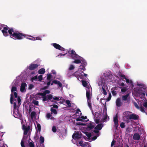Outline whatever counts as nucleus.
<instances>
[{
    "mask_svg": "<svg viewBox=\"0 0 147 147\" xmlns=\"http://www.w3.org/2000/svg\"><path fill=\"white\" fill-rule=\"evenodd\" d=\"M1 32L3 35L6 36L9 35L11 38L15 39L21 40L26 37V34L20 33L18 31L15 30L13 28H9L7 25L3 27Z\"/></svg>",
    "mask_w": 147,
    "mask_h": 147,
    "instance_id": "nucleus-1",
    "label": "nucleus"
},
{
    "mask_svg": "<svg viewBox=\"0 0 147 147\" xmlns=\"http://www.w3.org/2000/svg\"><path fill=\"white\" fill-rule=\"evenodd\" d=\"M22 128L24 130V136L21 142V145L22 147H26L24 145V140L28 137V136H26V135L30 129V126L29 125L25 126L24 125H23Z\"/></svg>",
    "mask_w": 147,
    "mask_h": 147,
    "instance_id": "nucleus-2",
    "label": "nucleus"
},
{
    "mask_svg": "<svg viewBox=\"0 0 147 147\" xmlns=\"http://www.w3.org/2000/svg\"><path fill=\"white\" fill-rule=\"evenodd\" d=\"M17 107L16 102H14L13 103V116L16 118H19L21 117V115L19 111L18 108L17 109Z\"/></svg>",
    "mask_w": 147,
    "mask_h": 147,
    "instance_id": "nucleus-3",
    "label": "nucleus"
},
{
    "mask_svg": "<svg viewBox=\"0 0 147 147\" xmlns=\"http://www.w3.org/2000/svg\"><path fill=\"white\" fill-rule=\"evenodd\" d=\"M86 125V127L87 129L88 130H91L93 129L95 126L94 123L90 122L87 123L86 124H84L82 123H79L77 124L78 125Z\"/></svg>",
    "mask_w": 147,
    "mask_h": 147,
    "instance_id": "nucleus-4",
    "label": "nucleus"
},
{
    "mask_svg": "<svg viewBox=\"0 0 147 147\" xmlns=\"http://www.w3.org/2000/svg\"><path fill=\"white\" fill-rule=\"evenodd\" d=\"M68 53L71 55V57L73 59H75V58L80 59V58H82V57L76 54L75 51L73 50L69 51Z\"/></svg>",
    "mask_w": 147,
    "mask_h": 147,
    "instance_id": "nucleus-5",
    "label": "nucleus"
},
{
    "mask_svg": "<svg viewBox=\"0 0 147 147\" xmlns=\"http://www.w3.org/2000/svg\"><path fill=\"white\" fill-rule=\"evenodd\" d=\"M139 118V117L138 115L133 113L130 115L129 117H128V119L130 120H137Z\"/></svg>",
    "mask_w": 147,
    "mask_h": 147,
    "instance_id": "nucleus-6",
    "label": "nucleus"
},
{
    "mask_svg": "<svg viewBox=\"0 0 147 147\" xmlns=\"http://www.w3.org/2000/svg\"><path fill=\"white\" fill-rule=\"evenodd\" d=\"M39 65L36 64L31 63L29 66L28 69L30 70H34L36 69H37Z\"/></svg>",
    "mask_w": 147,
    "mask_h": 147,
    "instance_id": "nucleus-7",
    "label": "nucleus"
},
{
    "mask_svg": "<svg viewBox=\"0 0 147 147\" xmlns=\"http://www.w3.org/2000/svg\"><path fill=\"white\" fill-rule=\"evenodd\" d=\"M52 45L53 46L57 49L63 51H65V49L64 48L57 44L54 43L52 44Z\"/></svg>",
    "mask_w": 147,
    "mask_h": 147,
    "instance_id": "nucleus-8",
    "label": "nucleus"
},
{
    "mask_svg": "<svg viewBox=\"0 0 147 147\" xmlns=\"http://www.w3.org/2000/svg\"><path fill=\"white\" fill-rule=\"evenodd\" d=\"M132 138L134 140H139L140 139V136L138 133H136L134 134Z\"/></svg>",
    "mask_w": 147,
    "mask_h": 147,
    "instance_id": "nucleus-9",
    "label": "nucleus"
},
{
    "mask_svg": "<svg viewBox=\"0 0 147 147\" xmlns=\"http://www.w3.org/2000/svg\"><path fill=\"white\" fill-rule=\"evenodd\" d=\"M27 84L25 82L22 83L21 85L20 90L21 92H23L24 91L25 88H26Z\"/></svg>",
    "mask_w": 147,
    "mask_h": 147,
    "instance_id": "nucleus-10",
    "label": "nucleus"
},
{
    "mask_svg": "<svg viewBox=\"0 0 147 147\" xmlns=\"http://www.w3.org/2000/svg\"><path fill=\"white\" fill-rule=\"evenodd\" d=\"M116 105L117 107H120L122 105V103L121 102L120 98H118L116 101Z\"/></svg>",
    "mask_w": 147,
    "mask_h": 147,
    "instance_id": "nucleus-11",
    "label": "nucleus"
},
{
    "mask_svg": "<svg viewBox=\"0 0 147 147\" xmlns=\"http://www.w3.org/2000/svg\"><path fill=\"white\" fill-rule=\"evenodd\" d=\"M113 121L115 124V125L117 128L118 127V116L117 114L114 117Z\"/></svg>",
    "mask_w": 147,
    "mask_h": 147,
    "instance_id": "nucleus-12",
    "label": "nucleus"
},
{
    "mask_svg": "<svg viewBox=\"0 0 147 147\" xmlns=\"http://www.w3.org/2000/svg\"><path fill=\"white\" fill-rule=\"evenodd\" d=\"M146 88V86H144V87H140L138 89L136 92L138 94L141 92H144V90Z\"/></svg>",
    "mask_w": 147,
    "mask_h": 147,
    "instance_id": "nucleus-13",
    "label": "nucleus"
},
{
    "mask_svg": "<svg viewBox=\"0 0 147 147\" xmlns=\"http://www.w3.org/2000/svg\"><path fill=\"white\" fill-rule=\"evenodd\" d=\"M50 93V91L49 90H45L43 93H38L36 95H40L42 96H45L46 94H49Z\"/></svg>",
    "mask_w": 147,
    "mask_h": 147,
    "instance_id": "nucleus-14",
    "label": "nucleus"
},
{
    "mask_svg": "<svg viewBox=\"0 0 147 147\" xmlns=\"http://www.w3.org/2000/svg\"><path fill=\"white\" fill-rule=\"evenodd\" d=\"M119 76L121 78V79L122 80L124 79H125L126 80V82L127 84H128L130 83L129 80L126 78L125 75L123 74H122L121 73L119 74Z\"/></svg>",
    "mask_w": 147,
    "mask_h": 147,
    "instance_id": "nucleus-15",
    "label": "nucleus"
},
{
    "mask_svg": "<svg viewBox=\"0 0 147 147\" xmlns=\"http://www.w3.org/2000/svg\"><path fill=\"white\" fill-rule=\"evenodd\" d=\"M72 137L73 138H75L78 139L81 138L82 137L81 135L79 133H76L72 135Z\"/></svg>",
    "mask_w": 147,
    "mask_h": 147,
    "instance_id": "nucleus-16",
    "label": "nucleus"
},
{
    "mask_svg": "<svg viewBox=\"0 0 147 147\" xmlns=\"http://www.w3.org/2000/svg\"><path fill=\"white\" fill-rule=\"evenodd\" d=\"M82 58H80V59L75 58V59H74L75 60L73 62V63H75L76 64H79L81 63V61L83 62L84 61V60L81 59Z\"/></svg>",
    "mask_w": 147,
    "mask_h": 147,
    "instance_id": "nucleus-17",
    "label": "nucleus"
},
{
    "mask_svg": "<svg viewBox=\"0 0 147 147\" xmlns=\"http://www.w3.org/2000/svg\"><path fill=\"white\" fill-rule=\"evenodd\" d=\"M103 124L100 123L96 125V126L95 127L94 129L96 130H101Z\"/></svg>",
    "mask_w": 147,
    "mask_h": 147,
    "instance_id": "nucleus-18",
    "label": "nucleus"
},
{
    "mask_svg": "<svg viewBox=\"0 0 147 147\" xmlns=\"http://www.w3.org/2000/svg\"><path fill=\"white\" fill-rule=\"evenodd\" d=\"M26 37H24V38H26L28 39L32 40H35V38L33 37L30 35H28L26 34Z\"/></svg>",
    "mask_w": 147,
    "mask_h": 147,
    "instance_id": "nucleus-19",
    "label": "nucleus"
},
{
    "mask_svg": "<svg viewBox=\"0 0 147 147\" xmlns=\"http://www.w3.org/2000/svg\"><path fill=\"white\" fill-rule=\"evenodd\" d=\"M53 82L55 84H57L59 87H61L62 86V84L59 81L54 80L53 81Z\"/></svg>",
    "mask_w": 147,
    "mask_h": 147,
    "instance_id": "nucleus-20",
    "label": "nucleus"
},
{
    "mask_svg": "<svg viewBox=\"0 0 147 147\" xmlns=\"http://www.w3.org/2000/svg\"><path fill=\"white\" fill-rule=\"evenodd\" d=\"M83 65H81L80 66V69H81V70H82V71H84V70H85V66L86 65V62H85L84 61L83 62Z\"/></svg>",
    "mask_w": 147,
    "mask_h": 147,
    "instance_id": "nucleus-21",
    "label": "nucleus"
},
{
    "mask_svg": "<svg viewBox=\"0 0 147 147\" xmlns=\"http://www.w3.org/2000/svg\"><path fill=\"white\" fill-rule=\"evenodd\" d=\"M90 91L89 90L86 91V96L87 100H90L91 98H90Z\"/></svg>",
    "mask_w": 147,
    "mask_h": 147,
    "instance_id": "nucleus-22",
    "label": "nucleus"
},
{
    "mask_svg": "<svg viewBox=\"0 0 147 147\" xmlns=\"http://www.w3.org/2000/svg\"><path fill=\"white\" fill-rule=\"evenodd\" d=\"M82 84L86 88H88V87H89L88 84V83L85 80H82Z\"/></svg>",
    "mask_w": 147,
    "mask_h": 147,
    "instance_id": "nucleus-23",
    "label": "nucleus"
},
{
    "mask_svg": "<svg viewBox=\"0 0 147 147\" xmlns=\"http://www.w3.org/2000/svg\"><path fill=\"white\" fill-rule=\"evenodd\" d=\"M45 72V69L44 68L40 69L38 71V73L39 74H43Z\"/></svg>",
    "mask_w": 147,
    "mask_h": 147,
    "instance_id": "nucleus-24",
    "label": "nucleus"
},
{
    "mask_svg": "<svg viewBox=\"0 0 147 147\" xmlns=\"http://www.w3.org/2000/svg\"><path fill=\"white\" fill-rule=\"evenodd\" d=\"M129 95V94H127L123 96H122V99L123 100L126 101L127 100V98Z\"/></svg>",
    "mask_w": 147,
    "mask_h": 147,
    "instance_id": "nucleus-25",
    "label": "nucleus"
},
{
    "mask_svg": "<svg viewBox=\"0 0 147 147\" xmlns=\"http://www.w3.org/2000/svg\"><path fill=\"white\" fill-rule=\"evenodd\" d=\"M88 104V106L90 109H92L91 105V100H87Z\"/></svg>",
    "mask_w": 147,
    "mask_h": 147,
    "instance_id": "nucleus-26",
    "label": "nucleus"
},
{
    "mask_svg": "<svg viewBox=\"0 0 147 147\" xmlns=\"http://www.w3.org/2000/svg\"><path fill=\"white\" fill-rule=\"evenodd\" d=\"M44 142V139L43 137L41 136L40 137V142L41 144H42V145H44L43 143Z\"/></svg>",
    "mask_w": 147,
    "mask_h": 147,
    "instance_id": "nucleus-27",
    "label": "nucleus"
},
{
    "mask_svg": "<svg viewBox=\"0 0 147 147\" xmlns=\"http://www.w3.org/2000/svg\"><path fill=\"white\" fill-rule=\"evenodd\" d=\"M10 96H11V97H10V102L11 104H12L13 100L16 101V99L13 100V94L12 93H11V94Z\"/></svg>",
    "mask_w": 147,
    "mask_h": 147,
    "instance_id": "nucleus-28",
    "label": "nucleus"
},
{
    "mask_svg": "<svg viewBox=\"0 0 147 147\" xmlns=\"http://www.w3.org/2000/svg\"><path fill=\"white\" fill-rule=\"evenodd\" d=\"M51 113H54L55 114H56L57 113V112L56 110L53 109V108H51Z\"/></svg>",
    "mask_w": 147,
    "mask_h": 147,
    "instance_id": "nucleus-29",
    "label": "nucleus"
},
{
    "mask_svg": "<svg viewBox=\"0 0 147 147\" xmlns=\"http://www.w3.org/2000/svg\"><path fill=\"white\" fill-rule=\"evenodd\" d=\"M80 75V77L82 79L84 80H86V78H84V76H85V77H86L87 76V74H84V75H83V74H81Z\"/></svg>",
    "mask_w": 147,
    "mask_h": 147,
    "instance_id": "nucleus-30",
    "label": "nucleus"
},
{
    "mask_svg": "<svg viewBox=\"0 0 147 147\" xmlns=\"http://www.w3.org/2000/svg\"><path fill=\"white\" fill-rule=\"evenodd\" d=\"M15 91H17V89L16 87L14 86H12L11 89V92L12 93L13 92Z\"/></svg>",
    "mask_w": 147,
    "mask_h": 147,
    "instance_id": "nucleus-31",
    "label": "nucleus"
},
{
    "mask_svg": "<svg viewBox=\"0 0 147 147\" xmlns=\"http://www.w3.org/2000/svg\"><path fill=\"white\" fill-rule=\"evenodd\" d=\"M65 102L67 104L68 107H71V104L70 102V101L68 100H67L65 101Z\"/></svg>",
    "mask_w": 147,
    "mask_h": 147,
    "instance_id": "nucleus-32",
    "label": "nucleus"
},
{
    "mask_svg": "<svg viewBox=\"0 0 147 147\" xmlns=\"http://www.w3.org/2000/svg\"><path fill=\"white\" fill-rule=\"evenodd\" d=\"M37 130L39 132H40L41 131V125L40 124L38 123H37Z\"/></svg>",
    "mask_w": 147,
    "mask_h": 147,
    "instance_id": "nucleus-33",
    "label": "nucleus"
},
{
    "mask_svg": "<svg viewBox=\"0 0 147 147\" xmlns=\"http://www.w3.org/2000/svg\"><path fill=\"white\" fill-rule=\"evenodd\" d=\"M106 115L102 119V122H104L107 119V112L106 113Z\"/></svg>",
    "mask_w": 147,
    "mask_h": 147,
    "instance_id": "nucleus-34",
    "label": "nucleus"
},
{
    "mask_svg": "<svg viewBox=\"0 0 147 147\" xmlns=\"http://www.w3.org/2000/svg\"><path fill=\"white\" fill-rule=\"evenodd\" d=\"M140 109V110L143 113H145L144 108L142 106H141L140 107V109Z\"/></svg>",
    "mask_w": 147,
    "mask_h": 147,
    "instance_id": "nucleus-35",
    "label": "nucleus"
},
{
    "mask_svg": "<svg viewBox=\"0 0 147 147\" xmlns=\"http://www.w3.org/2000/svg\"><path fill=\"white\" fill-rule=\"evenodd\" d=\"M29 147H34V145L33 141L29 143Z\"/></svg>",
    "mask_w": 147,
    "mask_h": 147,
    "instance_id": "nucleus-36",
    "label": "nucleus"
},
{
    "mask_svg": "<svg viewBox=\"0 0 147 147\" xmlns=\"http://www.w3.org/2000/svg\"><path fill=\"white\" fill-rule=\"evenodd\" d=\"M32 102L33 103L36 105H38V101H37L36 100H33Z\"/></svg>",
    "mask_w": 147,
    "mask_h": 147,
    "instance_id": "nucleus-37",
    "label": "nucleus"
},
{
    "mask_svg": "<svg viewBox=\"0 0 147 147\" xmlns=\"http://www.w3.org/2000/svg\"><path fill=\"white\" fill-rule=\"evenodd\" d=\"M75 68L74 66L72 65H70L69 66V70H71L74 69Z\"/></svg>",
    "mask_w": 147,
    "mask_h": 147,
    "instance_id": "nucleus-38",
    "label": "nucleus"
},
{
    "mask_svg": "<svg viewBox=\"0 0 147 147\" xmlns=\"http://www.w3.org/2000/svg\"><path fill=\"white\" fill-rule=\"evenodd\" d=\"M111 93H112V94L113 96H115L117 94L116 92V91H115L114 90H113L112 89H111Z\"/></svg>",
    "mask_w": 147,
    "mask_h": 147,
    "instance_id": "nucleus-39",
    "label": "nucleus"
},
{
    "mask_svg": "<svg viewBox=\"0 0 147 147\" xmlns=\"http://www.w3.org/2000/svg\"><path fill=\"white\" fill-rule=\"evenodd\" d=\"M86 135L88 138H90L91 136V134L90 133H88L87 132H85Z\"/></svg>",
    "mask_w": 147,
    "mask_h": 147,
    "instance_id": "nucleus-40",
    "label": "nucleus"
},
{
    "mask_svg": "<svg viewBox=\"0 0 147 147\" xmlns=\"http://www.w3.org/2000/svg\"><path fill=\"white\" fill-rule=\"evenodd\" d=\"M47 76V80H50L52 78L51 75L50 74H48Z\"/></svg>",
    "mask_w": 147,
    "mask_h": 147,
    "instance_id": "nucleus-41",
    "label": "nucleus"
},
{
    "mask_svg": "<svg viewBox=\"0 0 147 147\" xmlns=\"http://www.w3.org/2000/svg\"><path fill=\"white\" fill-rule=\"evenodd\" d=\"M38 79L37 76H35L31 78V80L33 81V80H36Z\"/></svg>",
    "mask_w": 147,
    "mask_h": 147,
    "instance_id": "nucleus-42",
    "label": "nucleus"
},
{
    "mask_svg": "<svg viewBox=\"0 0 147 147\" xmlns=\"http://www.w3.org/2000/svg\"><path fill=\"white\" fill-rule=\"evenodd\" d=\"M79 114L78 115H79V114H81V112L79 109H77L76 110V114H77L78 113Z\"/></svg>",
    "mask_w": 147,
    "mask_h": 147,
    "instance_id": "nucleus-43",
    "label": "nucleus"
},
{
    "mask_svg": "<svg viewBox=\"0 0 147 147\" xmlns=\"http://www.w3.org/2000/svg\"><path fill=\"white\" fill-rule=\"evenodd\" d=\"M138 94H140V96H141L142 97H143L144 98V97L145 96V94L144 92H141Z\"/></svg>",
    "mask_w": 147,
    "mask_h": 147,
    "instance_id": "nucleus-44",
    "label": "nucleus"
},
{
    "mask_svg": "<svg viewBox=\"0 0 147 147\" xmlns=\"http://www.w3.org/2000/svg\"><path fill=\"white\" fill-rule=\"evenodd\" d=\"M102 93L105 95H106L107 94V92L105 90V88L102 87Z\"/></svg>",
    "mask_w": 147,
    "mask_h": 147,
    "instance_id": "nucleus-45",
    "label": "nucleus"
},
{
    "mask_svg": "<svg viewBox=\"0 0 147 147\" xmlns=\"http://www.w3.org/2000/svg\"><path fill=\"white\" fill-rule=\"evenodd\" d=\"M48 96V99L49 100H51V99L53 98V96L51 94H50L49 95H47Z\"/></svg>",
    "mask_w": 147,
    "mask_h": 147,
    "instance_id": "nucleus-46",
    "label": "nucleus"
},
{
    "mask_svg": "<svg viewBox=\"0 0 147 147\" xmlns=\"http://www.w3.org/2000/svg\"><path fill=\"white\" fill-rule=\"evenodd\" d=\"M120 126L121 128H124L125 127V123L123 122L121 123L120 124Z\"/></svg>",
    "mask_w": 147,
    "mask_h": 147,
    "instance_id": "nucleus-47",
    "label": "nucleus"
},
{
    "mask_svg": "<svg viewBox=\"0 0 147 147\" xmlns=\"http://www.w3.org/2000/svg\"><path fill=\"white\" fill-rule=\"evenodd\" d=\"M52 130L54 132H55L57 131V129L56 127L55 126H53L52 128Z\"/></svg>",
    "mask_w": 147,
    "mask_h": 147,
    "instance_id": "nucleus-48",
    "label": "nucleus"
},
{
    "mask_svg": "<svg viewBox=\"0 0 147 147\" xmlns=\"http://www.w3.org/2000/svg\"><path fill=\"white\" fill-rule=\"evenodd\" d=\"M42 80V75H40L38 77V80L39 81H41Z\"/></svg>",
    "mask_w": 147,
    "mask_h": 147,
    "instance_id": "nucleus-49",
    "label": "nucleus"
},
{
    "mask_svg": "<svg viewBox=\"0 0 147 147\" xmlns=\"http://www.w3.org/2000/svg\"><path fill=\"white\" fill-rule=\"evenodd\" d=\"M36 112L34 111H32L31 113V117H33L36 115Z\"/></svg>",
    "mask_w": 147,
    "mask_h": 147,
    "instance_id": "nucleus-50",
    "label": "nucleus"
},
{
    "mask_svg": "<svg viewBox=\"0 0 147 147\" xmlns=\"http://www.w3.org/2000/svg\"><path fill=\"white\" fill-rule=\"evenodd\" d=\"M34 87V85L31 84H29V86L28 87V89L29 90H31Z\"/></svg>",
    "mask_w": 147,
    "mask_h": 147,
    "instance_id": "nucleus-51",
    "label": "nucleus"
},
{
    "mask_svg": "<svg viewBox=\"0 0 147 147\" xmlns=\"http://www.w3.org/2000/svg\"><path fill=\"white\" fill-rule=\"evenodd\" d=\"M17 100L18 102V104H20V102L21 101V99L19 96H18L17 97Z\"/></svg>",
    "mask_w": 147,
    "mask_h": 147,
    "instance_id": "nucleus-52",
    "label": "nucleus"
},
{
    "mask_svg": "<svg viewBox=\"0 0 147 147\" xmlns=\"http://www.w3.org/2000/svg\"><path fill=\"white\" fill-rule=\"evenodd\" d=\"M134 105L135 107L137 109H140V107H139V106H138V105L137 104L136 102H135L134 103Z\"/></svg>",
    "mask_w": 147,
    "mask_h": 147,
    "instance_id": "nucleus-53",
    "label": "nucleus"
},
{
    "mask_svg": "<svg viewBox=\"0 0 147 147\" xmlns=\"http://www.w3.org/2000/svg\"><path fill=\"white\" fill-rule=\"evenodd\" d=\"M47 100L48 99H47V97L46 96H43L42 99V100L43 101H45Z\"/></svg>",
    "mask_w": 147,
    "mask_h": 147,
    "instance_id": "nucleus-54",
    "label": "nucleus"
},
{
    "mask_svg": "<svg viewBox=\"0 0 147 147\" xmlns=\"http://www.w3.org/2000/svg\"><path fill=\"white\" fill-rule=\"evenodd\" d=\"M130 84L131 87L133 88L134 86V85L133 82L131 80L130 81Z\"/></svg>",
    "mask_w": 147,
    "mask_h": 147,
    "instance_id": "nucleus-55",
    "label": "nucleus"
},
{
    "mask_svg": "<svg viewBox=\"0 0 147 147\" xmlns=\"http://www.w3.org/2000/svg\"><path fill=\"white\" fill-rule=\"evenodd\" d=\"M111 94H110L109 95L107 99V101H109L110 100L111 98Z\"/></svg>",
    "mask_w": 147,
    "mask_h": 147,
    "instance_id": "nucleus-56",
    "label": "nucleus"
},
{
    "mask_svg": "<svg viewBox=\"0 0 147 147\" xmlns=\"http://www.w3.org/2000/svg\"><path fill=\"white\" fill-rule=\"evenodd\" d=\"M126 90L127 89H126V88H122L121 90V92H125L126 91Z\"/></svg>",
    "mask_w": 147,
    "mask_h": 147,
    "instance_id": "nucleus-57",
    "label": "nucleus"
},
{
    "mask_svg": "<svg viewBox=\"0 0 147 147\" xmlns=\"http://www.w3.org/2000/svg\"><path fill=\"white\" fill-rule=\"evenodd\" d=\"M143 106L145 108H147V102H145L143 104Z\"/></svg>",
    "mask_w": 147,
    "mask_h": 147,
    "instance_id": "nucleus-58",
    "label": "nucleus"
},
{
    "mask_svg": "<svg viewBox=\"0 0 147 147\" xmlns=\"http://www.w3.org/2000/svg\"><path fill=\"white\" fill-rule=\"evenodd\" d=\"M137 85L139 86H142V87H144V86H145L144 84H138Z\"/></svg>",
    "mask_w": 147,
    "mask_h": 147,
    "instance_id": "nucleus-59",
    "label": "nucleus"
},
{
    "mask_svg": "<svg viewBox=\"0 0 147 147\" xmlns=\"http://www.w3.org/2000/svg\"><path fill=\"white\" fill-rule=\"evenodd\" d=\"M46 116L47 118L49 119L51 117V115L50 113H48L47 114Z\"/></svg>",
    "mask_w": 147,
    "mask_h": 147,
    "instance_id": "nucleus-60",
    "label": "nucleus"
},
{
    "mask_svg": "<svg viewBox=\"0 0 147 147\" xmlns=\"http://www.w3.org/2000/svg\"><path fill=\"white\" fill-rule=\"evenodd\" d=\"M76 120L77 121H83V120L81 118H77L76 119Z\"/></svg>",
    "mask_w": 147,
    "mask_h": 147,
    "instance_id": "nucleus-61",
    "label": "nucleus"
},
{
    "mask_svg": "<svg viewBox=\"0 0 147 147\" xmlns=\"http://www.w3.org/2000/svg\"><path fill=\"white\" fill-rule=\"evenodd\" d=\"M53 99L54 100H59V98L57 97H54L53 98Z\"/></svg>",
    "mask_w": 147,
    "mask_h": 147,
    "instance_id": "nucleus-62",
    "label": "nucleus"
},
{
    "mask_svg": "<svg viewBox=\"0 0 147 147\" xmlns=\"http://www.w3.org/2000/svg\"><path fill=\"white\" fill-rule=\"evenodd\" d=\"M13 94H14V95L15 97V98H17L18 97V96H17V94L16 93V92H13Z\"/></svg>",
    "mask_w": 147,
    "mask_h": 147,
    "instance_id": "nucleus-63",
    "label": "nucleus"
},
{
    "mask_svg": "<svg viewBox=\"0 0 147 147\" xmlns=\"http://www.w3.org/2000/svg\"><path fill=\"white\" fill-rule=\"evenodd\" d=\"M95 122L96 124H98L100 122V120L99 119H96L95 120Z\"/></svg>",
    "mask_w": 147,
    "mask_h": 147,
    "instance_id": "nucleus-64",
    "label": "nucleus"
}]
</instances>
